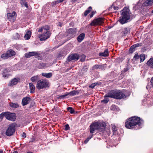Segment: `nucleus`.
I'll return each mask as SVG.
<instances>
[{"label":"nucleus","mask_w":153,"mask_h":153,"mask_svg":"<svg viewBox=\"0 0 153 153\" xmlns=\"http://www.w3.org/2000/svg\"><path fill=\"white\" fill-rule=\"evenodd\" d=\"M105 123L103 122H95L91 124L90 126V132L92 134L85 140L84 141L85 143H87L89 140L93 137V133H94L95 130H97L101 132L104 131L105 130Z\"/></svg>","instance_id":"f257e3e1"},{"label":"nucleus","mask_w":153,"mask_h":153,"mask_svg":"<svg viewBox=\"0 0 153 153\" xmlns=\"http://www.w3.org/2000/svg\"><path fill=\"white\" fill-rule=\"evenodd\" d=\"M143 123V120L140 117L134 116L128 119L125 123V126L128 129H131L137 125L138 128H140Z\"/></svg>","instance_id":"f03ea898"},{"label":"nucleus","mask_w":153,"mask_h":153,"mask_svg":"<svg viewBox=\"0 0 153 153\" xmlns=\"http://www.w3.org/2000/svg\"><path fill=\"white\" fill-rule=\"evenodd\" d=\"M122 11V16L119 21L121 24H123L127 22V21L130 18V16L129 13V9L128 8L124 7Z\"/></svg>","instance_id":"7ed1b4c3"},{"label":"nucleus","mask_w":153,"mask_h":153,"mask_svg":"<svg viewBox=\"0 0 153 153\" xmlns=\"http://www.w3.org/2000/svg\"><path fill=\"white\" fill-rule=\"evenodd\" d=\"M49 82L45 79H41L38 81L36 87L38 89L45 88L48 86Z\"/></svg>","instance_id":"20e7f679"},{"label":"nucleus","mask_w":153,"mask_h":153,"mask_svg":"<svg viewBox=\"0 0 153 153\" xmlns=\"http://www.w3.org/2000/svg\"><path fill=\"white\" fill-rule=\"evenodd\" d=\"M105 19L104 18L102 17L95 19L92 21L89 25L91 26L101 25L104 23Z\"/></svg>","instance_id":"39448f33"},{"label":"nucleus","mask_w":153,"mask_h":153,"mask_svg":"<svg viewBox=\"0 0 153 153\" xmlns=\"http://www.w3.org/2000/svg\"><path fill=\"white\" fill-rule=\"evenodd\" d=\"M15 123H13L10 125L6 132V135L10 136H12L15 131Z\"/></svg>","instance_id":"423d86ee"},{"label":"nucleus","mask_w":153,"mask_h":153,"mask_svg":"<svg viewBox=\"0 0 153 153\" xmlns=\"http://www.w3.org/2000/svg\"><path fill=\"white\" fill-rule=\"evenodd\" d=\"M51 35L50 31H44L43 33L39 35V37L41 41L45 40L50 37Z\"/></svg>","instance_id":"0eeeda50"},{"label":"nucleus","mask_w":153,"mask_h":153,"mask_svg":"<svg viewBox=\"0 0 153 153\" xmlns=\"http://www.w3.org/2000/svg\"><path fill=\"white\" fill-rule=\"evenodd\" d=\"M79 92L78 90H73L69 93H66L64 95H61L60 97L61 98H64L68 95L71 96H73L75 95H78L79 94Z\"/></svg>","instance_id":"6e6552de"},{"label":"nucleus","mask_w":153,"mask_h":153,"mask_svg":"<svg viewBox=\"0 0 153 153\" xmlns=\"http://www.w3.org/2000/svg\"><path fill=\"white\" fill-rule=\"evenodd\" d=\"M16 118V116L15 113H11L8 112H6V119L9 120L14 121H15Z\"/></svg>","instance_id":"1a4fd4ad"},{"label":"nucleus","mask_w":153,"mask_h":153,"mask_svg":"<svg viewBox=\"0 0 153 153\" xmlns=\"http://www.w3.org/2000/svg\"><path fill=\"white\" fill-rule=\"evenodd\" d=\"M115 93V95L116 97L114 99H121L126 97V95L120 90H116Z\"/></svg>","instance_id":"9d476101"},{"label":"nucleus","mask_w":153,"mask_h":153,"mask_svg":"<svg viewBox=\"0 0 153 153\" xmlns=\"http://www.w3.org/2000/svg\"><path fill=\"white\" fill-rule=\"evenodd\" d=\"M7 16L9 21L13 22L16 18L17 14L15 12L13 11L12 13H7Z\"/></svg>","instance_id":"9b49d317"},{"label":"nucleus","mask_w":153,"mask_h":153,"mask_svg":"<svg viewBox=\"0 0 153 153\" xmlns=\"http://www.w3.org/2000/svg\"><path fill=\"white\" fill-rule=\"evenodd\" d=\"M79 58V56L76 53L72 54L70 55L67 58V60L69 62L73 60H77Z\"/></svg>","instance_id":"f8f14e48"},{"label":"nucleus","mask_w":153,"mask_h":153,"mask_svg":"<svg viewBox=\"0 0 153 153\" xmlns=\"http://www.w3.org/2000/svg\"><path fill=\"white\" fill-rule=\"evenodd\" d=\"M115 90H111L108 92L104 96V97H110L113 98H114L116 96L115 95L116 91Z\"/></svg>","instance_id":"ddd939ff"},{"label":"nucleus","mask_w":153,"mask_h":153,"mask_svg":"<svg viewBox=\"0 0 153 153\" xmlns=\"http://www.w3.org/2000/svg\"><path fill=\"white\" fill-rule=\"evenodd\" d=\"M40 53L38 51H32L27 53L25 54V56L26 58H30L33 56H39Z\"/></svg>","instance_id":"4468645a"},{"label":"nucleus","mask_w":153,"mask_h":153,"mask_svg":"<svg viewBox=\"0 0 153 153\" xmlns=\"http://www.w3.org/2000/svg\"><path fill=\"white\" fill-rule=\"evenodd\" d=\"M10 71V70L8 68L5 69L2 73L3 76L6 79L8 78L10 76V75L9 74Z\"/></svg>","instance_id":"2eb2a0df"},{"label":"nucleus","mask_w":153,"mask_h":153,"mask_svg":"<svg viewBox=\"0 0 153 153\" xmlns=\"http://www.w3.org/2000/svg\"><path fill=\"white\" fill-rule=\"evenodd\" d=\"M76 32V28H73L69 29L68 30V33L69 35L71 36H73Z\"/></svg>","instance_id":"dca6fc26"},{"label":"nucleus","mask_w":153,"mask_h":153,"mask_svg":"<svg viewBox=\"0 0 153 153\" xmlns=\"http://www.w3.org/2000/svg\"><path fill=\"white\" fill-rule=\"evenodd\" d=\"M19 80V79L18 78H14L10 82L9 85V86H12L16 85Z\"/></svg>","instance_id":"f3484780"},{"label":"nucleus","mask_w":153,"mask_h":153,"mask_svg":"<svg viewBox=\"0 0 153 153\" xmlns=\"http://www.w3.org/2000/svg\"><path fill=\"white\" fill-rule=\"evenodd\" d=\"M106 64H103L102 65H95L92 67L93 70L97 69H98L103 70L105 67Z\"/></svg>","instance_id":"a211bd4d"},{"label":"nucleus","mask_w":153,"mask_h":153,"mask_svg":"<svg viewBox=\"0 0 153 153\" xmlns=\"http://www.w3.org/2000/svg\"><path fill=\"white\" fill-rule=\"evenodd\" d=\"M30 98L28 97H24L22 100V105L24 106L27 104L29 102Z\"/></svg>","instance_id":"6ab92c4d"},{"label":"nucleus","mask_w":153,"mask_h":153,"mask_svg":"<svg viewBox=\"0 0 153 153\" xmlns=\"http://www.w3.org/2000/svg\"><path fill=\"white\" fill-rule=\"evenodd\" d=\"M114 3V4H116L119 8H121L123 4V2L122 0H117Z\"/></svg>","instance_id":"aec40b11"},{"label":"nucleus","mask_w":153,"mask_h":153,"mask_svg":"<svg viewBox=\"0 0 153 153\" xmlns=\"http://www.w3.org/2000/svg\"><path fill=\"white\" fill-rule=\"evenodd\" d=\"M146 65L150 68H153V58H150L147 62Z\"/></svg>","instance_id":"412c9836"},{"label":"nucleus","mask_w":153,"mask_h":153,"mask_svg":"<svg viewBox=\"0 0 153 153\" xmlns=\"http://www.w3.org/2000/svg\"><path fill=\"white\" fill-rule=\"evenodd\" d=\"M85 37V34L84 33H81L77 37V41L79 42H81L84 39Z\"/></svg>","instance_id":"4be33fe9"},{"label":"nucleus","mask_w":153,"mask_h":153,"mask_svg":"<svg viewBox=\"0 0 153 153\" xmlns=\"http://www.w3.org/2000/svg\"><path fill=\"white\" fill-rule=\"evenodd\" d=\"M99 55L101 56H107L108 55V49L105 50L104 52L100 53H99Z\"/></svg>","instance_id":"5701e85b"},{"label":"nucleus","mask_w":153,"mask_h":153,"mask_svg":"<svg viewBox=\"0 0 153 153\" xmlns=\"http://www.w3.org/2000/svg\"><path fill=\"white\" fill-rule=\"evenodd\" d=\"M153 3V0H147L145 2L143 3L142 6L151 5Z\"/></svg>","instance_id":"b1692460"},{"label":"nucleus","mask_w":153,"mask_h":153,"mask_svg":"<svg viewBox=\"0 0 153 153\" xmlns=\"http://www.w3.org/2000/svg\"><path fill=\"white\" fill-rule=\"evenodd\" d=\"M7 52L9 57L14 56L16 54L15 52L12 49L8 51Z\"/></svg>","instance_id":"393cba45"},{"label":"nucleus","mask_w":153,"mask_h":153,"mask_svg":"<svg viewBox=\"0 0 153 153\" xmlns=\"http://www.w3.org/2000/svg\"><path fill=\"white\" fill-rule=\"evenodd\" d=\"M30 93H33L35 92V87L32 83H29Z\"/></svg>","instance_id":"a878e982"},{"label":"nucleus","mask_w":153,"mask_h":153,"mask_svg":"<svg viewBox=\"0 0 153 153\" xmlns=\"http://www.w3.org/2000/svg\"><path fill=\"white\" fill-rule=\"evenodd\" d=\"M31 32L29 30L27 31L24 36L25 39L26 40L29 39L31 36Z\"/></svg>","instance_id":"bb28decb"},{"label":"nucleus","mask_w":153,"mask_h":153,"mask_svg":"<svg viewBox=\"0 0 153 153\" xmlns=\"http://www.w3.org/2000/svg\"><path fill=\"white\" fill-rule=\"evenodd\" d=\"M42 76L46 78H50L52 76V74L51 73H42Z\"/></svg>","instance_id":"cd10ccee"},{"label":"nucleus","mask_w":153,"mask_h":153,"mask_svg":"<svg viewBox=\"0 0 153 153\" xmlns=\"http://www.w3.org/2000/svg\"><path fill=\"white\" fill-rule=\"evenodd\" d=\"M39 79V76L38 75H36L33 76L31 78L30 80L33 82H36Z\"/></svg>","instance_id":"c85d7f7f"},{"label":"nucleus","mask_w":153,"mask_h":153,"mask_svg":"<svg viewBox=\"0 0 153 153\" xmlns=\"http://www.w3.org/2000/svg\"><path fill=\"white\" fill-rule=\"evenodd\" d=\"M151 88H153V76L151 78L150 85L148 84L146 87V88L147 89H150Z\"/></svg>","instance_id":"c756f323"},{"label":"nucleus","mask_w":153,"mask_h":153,"mask_svg":"<svg viewBox=\"0 0 153 153\" xmlns=\"http://www.w3.org/2000/svg\"><path fill=\"white\" fill-rule=\"evenodd\" d=\"M10 105L12 108H18L19 107V105L17 103H13L12 102H10Z\"/></svg>","instance_id":"7c9ffc66"},{"label":"nucleus","mask_w":153,"mask_h":153,"mask_svg":"<svg viewBox=\"0 0 153 153\" xmlns=\"http://www.w3.org/2000/svg\"><path fill=\"white\" fill-rule=\"evenodd\" d=\"M48 67V66H47L46 64L45 63H40L38 65V68L40 69H43L45 68Z\"/></svg>","instance_id":"2f4dec72"},{"label":"nucleus","mask_w":153,"mask_h":153,"mask_svg":"<svg viewBox=\"0 0 153 153\" xmlns=\"http://www.w3.org/2000/svg\"><path fill=\"white\" fill-rule=\"evenodd\" d=\"M112 128L114 134H116V131L117 130V128L115 125H112Z\"/></svg>","instance_id":"473e14b6"},{"label":"nucleus","mask_w":153,"mask_h":153,"mask_svg":"<svg viewBox=\"0 0 153 153\" xmlns=\"http://www.w3.org/2000/svg\"><path fill=\"white\" fill-rule=\"evenodd\" d=\"M92 9V7L90 6L89 7L88 9L84 12V15L85 16H86L90 12Z\"/></svg>","instance_id":"72a5a7b5"},{"label":"nucleus","mask_w":153,"mask_h":153,"mask_svg":"<svg viewBox=\"0 0 153 153\" xmlns=\"http://www.w3.org/2000/svg\"><path fill=\"white\" fill-rule=\"evenodd\" d=\"M140 58L141 62H143L145 58V55L144 54H141L140 56Z\"/></svg>","instance_id":"f704fd0d"},{"label":"nucleus","mask_w":153,"mask_h":153,"mask_svg":"<svg viewBox=\"0 0 153 153\" xmlns=\"http://www.w3.org/2000/svg\"><path fill=\"white\" fill-rule=\"evenodd\" d=\"M136 47L135 46V45H134L131 46L129 49V52L130 53H132L133 52L135 51V48Z\"/></svg>","instance_id":"c9c22d12"},{"label":"nucleus","mask_w":153,"mask_h":153,"mask_svg":"<svg viewBox=\"0 0 153 153\" xmlns=\"http://www.w3.org/2000/svg\"><path fill=\"white\" fill-rule=\"evenodd\" d=\"M9 57L7 52L6 53L3 54L1 56V58L3 59H6Z\"/></svg>","instance_id":"e433bc0d"},{"label":"nucleus","mask_w":153,"mask_h":153,"mask_svg":"<svg viewBox=\"0 0 153 153\" xmlns=\"http://www.w3.org/2000/svg\"><path fill=\"white\" fill-rule=\"evenodd\" d=\"M68 111L71 114H72L74 113V110L71 107H68L67 108Z\"/></svg>","instance_id":"4c0bfd02"},{"label":"nucleus","mask_w":153,"mask_h":153,"mask_svg":"<svg viewBox=\"0 0 153 153\" xmlns=\"http://www.w3.org/2000/svg\"><path fill=\"white\" fill-rule=\"evenodd\" d=\"M20 37V35L18 33H16L13 36V39H17Z\"/></svg>","instance_id":"58836bf2"},{"label":"nucleus","mask_w":153,"mask_h":153,"mask_svg":"<svg viewBox=\"0 0 153 153\" xmlns=\"http://www.w3.org/2000/svg\"><path fill=\"white\" fill-rule=\"evenodd\" d=\"M6 112H2L0 114V119L2 120L5 117L6 118Z\"/></svg>","instance_id":"ea45409f"},{"label":"nucleus","mask_w":153,"mask_h":153,"mask_svg":"<svg viewBox=\"0 0 153 153\" xmlns=\"http://www.w3.org/2000/svg\"><path fill=\"white\" fill-rule=\"evenodd\" d=\"M98 84V82L92 83L89 86V87L91 88H93L95 86L97 85Z\"/></svg>","instance_id":"a19ab883"},{"label":"nucleus","mask_w":153,"mask_h":153,"mask_svg":"<svg viewBox=\"0 0 153 153\" xmlns=\"http://www.w3.org/2000/svg\"><path fill=\"white\" fill-rule=\"evenodd\" d=\"M111 7L115 10H117L119 9V8H120L116 4H114V3L111 6Z\"/></svg>","instance_id":"79ce46f5"},{"label":"nucleus","mask_w":153,"mask_h":153,"mask_svg":"<svg viewBox=\"0 0 153 153\" xmlns=\"http://www.w3.org/2000/svg\"><path fill=\"white\" fill-rule=\"evenodd\" d=\"M141 2L142 1H141L140 0L138 1L137 4L135 6V7L137 8H140V6L141 5Z\"/></svg>","instance_id":"37998d69"},{"label":"nucleus","mask_w":153,"mask_h":153,"mask_svg":"<svg viewBox=\"0 0 153 153\" xmlns=\"http://www.w3.org/2000/svg\"><path fill=\"white\" fill-rule=\"evenodd\" d=\"M106 98V97L105 98V99L104 100H102L101 101V102L104 103H107L109 101V100L108 98Z\"/></svg>","instance_id":"c03bdc74"},{"label":"nucleus","mask_w":153,"mask_h":153,"mask_svg":"<svg viewBox=\"0 0 153 153\" xmlns=\"http://www.w3.org/2000/svg\"><path fill=\"white\" fill-rule=\"evenodd\" d=\"M44 31L45 30L46 31H48L50 29L48 25H46L42 27Z\"/></svg>","instance_id":"a18cd8bd"},{"label":"nucleus","mask_w":153,"mask_h":153,"mask_svg":"<svg viewBox=\"0 0 153 153\" xmlns=\"http://www.w3.org/2000/svg\"><path fill=\"white\" fill-rule=\"evenodd\" d=\"M35 140L36 138L34 136H32L31 138V140L29 141V143H31L34 142L35 141Z\"/></svg>","instance_id":"49530a36"},{"label":"nucleus","mask_w":153,"mask_h":153,"mask_svg":"<svg viewBox=\"0 0 153 153\" xmlns=\"http://www.w3.org/2000/svg\"><path fill=\"white\" fill-rule=\"evenodd\" d=\"M22 6H25V7L27 8H28V5L27 4V2H25V1L23 2V3L22 4H21Z\"/></svg>","instance_id":"de8ad7c7"},{"label":"nucleus","mask_w":153,"mask_h":153,"mask_svg":"<svg viewBox=\"0 0 153 153\" xmlns=\"http://www.w3.org/2000/svg\"><path fill=\"white\" fill-rule=\"evenodd\" d=\"M59 3L58 1H54L52 2L51 3L52 5V6H55L56 4H58Z\"/></svg>","instance_id":"09e8293b"},{"label":"nucleus","mask_w":153,"mask_h":153,"mask_svg":"<svg viewBox=\"0 0 153 153\" xmlns=\"http://www.w3.org/2000/svg\"><path fill=\"white\" fill-rule=\"evenodd\" d=\"M64 127L65 129V130H68L70 129V127L68 124H66V125H65Z\"/></svg>","instance_id":"8fccbe9b"},{"label":"nucleus","mask_w":153,"mask_h":153,"mask_svg":"<svg viewBox=\"0 0 153 153\" xmlns=\"http://www.w3.org/2000/svg\"><path fill=\"white\" fill-rule=\"evenodd\" d=\"M139 55L137 53L135 54L134 57V60H136V59H139Z\"/></svg>","instance_id":"3c124183"},{"label":"nucleus","mask_w":153,"mask_h":153,"mask_svg":"<svg viewBox=\"0 0 153 153\" xmlns=\"http://www.w3.org/2000/svg\"><path fill=\"white\" fill-rule=\"evenodd\" d=\"M82 58H81L80 60L82 62H83L85 61L86 56H85V55H82Z\"/></svg>","instance_id":"603ef678"},{"label":"nucleus","mask_w":153,"mask_h":153,"mask_svg":"<svg viewBox=\"0 0 153 153\" xmlns=\"http://www.w3.org/2000/svg\"><path fill=\"white\" fill-rule=\"evenodd\" d=\"M134 45L135 47L137 48L139 46H141L142 45V43H138Z\"/></svg>","instance_id":"864d4df0"},{"label":"nucleus","mask_w":153,"mask_h":153,"mask_svg":"<svg viewBox=\"0 0 153 153\" xmlns=\"http://www.w3.org/2000/svg\"><path fill=\"white\" fill-rule=\"evenodd\" d=\"M21 136L22 137L25 138L26 137V134L25 133L23 132L21 134Z\"/></svg>","instance_id":"5fc2aeb1"},{"label":"nucleus","mask_w":153,"mask_h":153,"mask_svg":"<svg viewBox=\"0 0 153 153\" xmlns=\"http://www.w3.org/2000/svg\"><path fill=\"white\" fill-rule=\"evenodd\" d=\"M43 31L44 32L45 31L43 30V29L42 27L41 28H39L38 30V32H42Z\"/></svg>","instance_id":"6e6d98bb"},{"label":"nucleus","mask_w":153,"mask_h":153,"mask_svg":"<svg viewBox=\"0 0 153 153\" xmlns=\"http://www.w3.org/2000/svg\"><path fill=\"white\" fill-rule=\"evenodd\" d=\"M95 13V12L94 11H92L91 12V14L90 15V17L91 18L94 15Z\"/></svg>","instance_id":"4d7b16f0"},{"label":"nucleus","mask_w":153,"mask_h":153,"mask_svg":"<svg viewBox=\"0 0 153 153\" xmlns=\"http://www.w3.org/2000/svg\"><path fill=\"white\" fill-rule=\"evenodd\" d=\"M87 70L88 68L86 66H85L83 68V70L85 72Z\"/></svg>","instance_id":"13d9d810"},{"label":"nucleus","mask_w":153,"mask_h":153,"mask_svg":"<svg viewBox=\"0 0 153 153\" xmlns=\"http://www.w3.org/2000/svg\"><path fill=\"white\" fill-rule=\"evenodd\" d=\"M115 107L116 106L115 105H112L111 107V109L114 110V108H115Z\"/></svg>","instance_id":"bf43d9fd"},{"label":"nucleus","mask_w":153,"mask_h":153,"mask_svg":"<svg viewBox=\"0 0 153 153\" xmlns=\"http://www.w3.org/2000/svg\"><path fill=\"white\" fill-rule=\"evenodd\" d=\"M25 0H20V2L21 4H22L23 3V2L25 1Z\"/></svg>","instance_id":"052dcab7"},{"label":"nucleus","mask_w":153,"mask_h":153,"mask_svg":"<svg viewBox=\"0 0 153 153\" xmlns=\"http://www.w3.org/2000/svg\"><path fill=\"white\" fill-rule=\"evenodd\" d=\"M128 68H126L124 69V72H126L127 71H128Z\"/></svg>","instance_id":"680f3d73"},{"label":"nucleus","mask_w":153,"mask_h":153,"mask_svg":"<svg viewBox=\"0 0 153 153\" xmlns=\"http://www.w3.org/2000/svg\"><path fill=\"white\" fill-rule=\"evenodd\" d=\"M64 0H58L57 1H58L59 2H62Z\"/></svg>","instance_id":"e2e57ef3"},{"label":"nucleus","mask_w":153,"mask_h":153,"mask_svg":"<svg viewBox=\"0 0 153 153\" xmlns=\"http://www.w3.org/2000/svg\"><path fill=\"white\" fill-rule=\"evenodd\" d=\"M0 153H3L2 150H0Z\"/></svg>","instance_id":"0e129e2a"},{"label":"nucleus","mask_w":153,"mask_h":153,"mask_svg":"<svg viewBox=\"0 0 153 153\" xmlns=\"http://www.w3.org/2000/svg\"><path fill=\"white\" fill-rule=\"evenodd\" d=\"M13 153H18V152L17 151H16L14 152Z\"/></svg>","instance_id":"69168bd1"},{"label":"nucleus","mask_w":153,"mask_h":153,"mask_svg":"<svg viewBox=\"0 0 153 153\" xmlns=\"http://www.w3.org/2000/svg\"><path fill=\"white\" fill-rule=\"evenodd\" d=\"M27 153H33L32 152H28Z\"/></svg>","instance_id":"338daca9"},{"label":"nucleus","mask_w":153,"mask_h":153,"mask_svg":"<svg viewBox=\"0 0 153 153\" xmlns=\"http://www.w3.org/2000/svg\"><path fill=\"white\" fill-rule=\"evenodd\" d=\"M152 12L153 13V10H152Z\"/></svg>","instance_id":"774afa93"}]
</instances>
